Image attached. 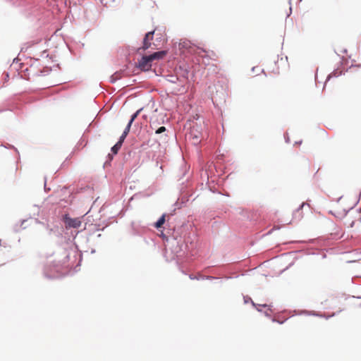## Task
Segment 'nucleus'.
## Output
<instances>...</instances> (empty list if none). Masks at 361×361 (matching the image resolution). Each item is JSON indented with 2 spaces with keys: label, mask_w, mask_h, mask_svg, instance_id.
Here are the masks:
<instances>
[{
  "label": "nucleus",
  "mask_w": 361,
  "mask_h": 361,
  "mask_svg": "<svg viewBox=\"0 0 361 361\" xmlns=\"http://www.w3.org/2000/svg\"><path fill=\"white\" fill-rule=\"evenodd\" d=\"M344 225L350 229H357L361 224V212L351 209L348 211L343 219Z\"/></svg>",
  "instance_id": "obj_1"
},
{
  "label": "nucleus",
  "mask_w": 361,
  "mask_h": 361,
  "mask_svg": "<svg viewBox=\"0 0 361 361\" xmlns=\"http://www.w3.org/2000/svg\"><path fill=\"white\" fill-rule=\"evenodd\" d=\"M188 138L192 142L193 145H197L200 142L202 139L201 126L197 123H194L190 127L189 133L187 134Z\"/></svg>",
  "instance_id": "obj_2"
},
{
  "label": "nucleus",
  "mask_w": 361,
  "mask_h": 361,
  "mask_svg": "<svg viewBox=\"0 0 361 361\" xmlns=\"http://www.w3.org/2000/svg\"><path fill=\"white\" fill-rule=\"evenodd\" d=\"M154 31L147 32L143 39V44L141 47L138 49V51L143 50L145 51L151 47L152 41L153 40Z\"/></svg>",
  "instance_id": "obj_3"
},
{
  "label": "nucleus",
  "mask_w": 361,
  "mask_h": 361,
  "mask_svg": "<svg viewBox=\"0 0 361 361\" xmlns=\"http://www.w3.org/2000/svg\"><path fill=\"white\" fill-rule=\"evenodd\" d=\"M38 72L36 70V68L31 65L29 68H27L25 70L23 71V74L21 75V77L26 79V80H30L31 78H34L35 76H37Z\"/></svg>",
  "instance_id": "obj_4"
},
{
  "label": "nucleus",
  "mask_w": 361,
  "mask_h": 361,
  "mask_svg": "<svg viewBox=\"0 0 361 361\" xmlns=\"http://www.w3.org/2000/svg\"><path fill=\"white\" fill-rule=\"evenodd\" d=\"M64 222L66 228H78L81 226V221L78 218L72 219L66 216L64 217Z\"/></svg>",
  "instance_id": "obj_5"
},
{
  "label": "nucleus",
  "mask_w": 361,
  "mask_h": 361,
  "mask_svg": "<svg viewBox=\"0 0 361 361\" xmlns=\"http://www.w3.org/2000/svg\"><path fill=\"white\" fill-rule=\"evenodd\" d=\"M152 66V61H149L147 56L142 57L138 63V67L142 71H148Z\"/></svg>",
  "instance_id": "obj_6"
},
{
  "label": "nucleus",
  "mask_w": 361,
  "mask_h": 361,
  "mask_svg": "<svg viewBox=\"0 0 361 361\" xmlns=\"http://www.w3.org/2000/svg\"><path fill=\"white\" fill-rule=\"evenodd\" d=\"M166 51H161L154 52L152 54H150L147 56H148L149 61H151L152 62L154 60H159V59H163L166 56Z\"/></svg>",
  "instance_id": "obj_7"
},
{
  "label": "nucleus",
  "mask_w": 361,
  "mask_h": 361,
  "mask_svg": "<svg viewBox=\"0 0 361 361\" xmlns=\"http://www.w3.org/2000/svg\"><path fill=\"white\" fill-rule=\"evenodd\" d=\"M165 221H166V214H163L159 218V219L155 223L154 226L157 228H161L164 225V224L165 223Z\"/></svg>",
  "instance_id": "obj_8"
},
{
  "label": "nucleus",
  "mask_w": 361,
  "mask_h": 361,
  "mask_svg": "<svg viewBox=\"0 0 361 361\" xmlns=\"http://www.w3.org/2000/svg\"><path fill=\"white\" fill-rule=\"evenodd\" d=\"M121 146L122 145L121 144V142H117L116 144L111 147V152L114 154H116L119 149H121Z\"/></svg>",
  "instance_id": "obj_9"
},
{
  "label": "nucleus",
  "mask_w": 361,
  "mask_h": 361,
  "mask_svg": "<svg viewBox=\"0 0 361 361\" xmlns=\"http://www.w3.org/2000/svg\"><path fill=\"white\" fill-rule=\"evenodd\" d=\"M143 110V108H140L138 109L135 114H133L131 116L130 120L128 123H130L132 124L133 121L135 120V118L137 117V116L140 114V112Z\"/></svg>",
  "instance_id": "obj_10"
},
{
  "label": "nucleus",
  "mask_w": 361,
  "mask_h": 361,
  "mask_svg": "<svg viewBox=\"0 0 361 361\" xmlns=\"http://www.w3.org/2000/svg\"><path fill=\"white\" fill-rule=\"evenodd\" d=\"M143 110V108H140L138 109L135 114H133L131 116L130 120L128 123H130L132 124L133 121L135 120V118L137 117V116L140 114V112Z\"/></svg>",
  "instance_id": "obj_11"
},
{
  "label": "nucleus",
  "mask_w": 361,
  "mask_h": 361,
  "mask_svg": "<svg viewBox=\"0 0 361 361\" xmlns=\"http://www.w3.org/2000/svg\"><path fill=\"white\" fill-rule=\"evenodd\" d=\"M166 131V128L164 126H161L157 130H156L155 133L156 134H160Z\"/></svg>",
  "instance_id": "obj_12"
},
{
  "label": "nucleus",
  "mask_w": 361,
  "mask_h": 361,
  "mask_svg": "<svg viewBox=\"0 0 361 361\" xmlns=\"http://www.w3.org/2000/svg\"><path fill=\"white\" fill-rule=\"evenodd\" d=\"M131 126H132V124H130V123H128V125H127V126L126 127V128H125L124 131H123V133H125V134H127V135H128V134L129 133V132H130V130Z\"/></svg>",
  "instance_id": "obj_13"
},
{
  "label": "nucleus",
  "mask_w": 361,
  "mask_h": 361,
  "mask_svg": "<svg viewBox=\"0 0 361 361\" xmlns=\"http://www.w3.org/2000/svg\"><path fill=\"white\" fill-rule=\"evenodd\" d=\"M127 135H128L127 134H125V133H123V134L120 137V139H119V140L118 142H121V144L123 145V142H124V140H125V139H126Z\"/></svg>",
  "instance_id": "obj_14"
},
{
  "label": "nucleus",
  "mask_w": 361,
  "mask_h": 361,
  "mask_svg": "<svg viewBox=\"0 0 361 361\" xmlns=\"http://www.w3.org/2000/svg\"><path fill=\"white\" fill-rule=\"evenodd\" d=\"M127 135H128L127 134H125V133H123V134L120 137V139H119V140L118 142H121V144L123 145V142H124V140H125V139H126Z\"/></svg>",
  "instance_id": "obj_15"
},
{
  "label": "nucleus",
  "mask_w": 361,
  "mask_h": 361,
  "mask_svg": "<svg viewBox=\"0 0 361 361\" xmlns=\"http://www.w3.org/2000/svg\"><path fill=\"white\" fill-rule=\"evenodd\" d=\"M154 127H156V126H155L154 123V122H152H152H150V128H152V129H154Z\"/></svg>",
  "instance_id": "obj_16"
},
{
  "label": "nucleus",
  "mask_w": 361,
  "mask_h": 361,
  "mask_svg": "<svg viewBox=\"0 0 361 361\" xmlns=\"http://www.w3.org/2000/svg\"><path fill=\"white\" fill-rule=\"evenodd\" d=\"M305 205V203H302V204L300 207V209L298 210V212H299V210L301 209Z\"/></svg>",
  "instance_id": "obj_17"
},
{
  "label": "nucleus",
  "mask_w": 361,
  "mask_h": 361,
  "mask_svg": "<svg viewBox=\"0 0 361 361\" xmlns=\"http://www.w3.org/2000/svg\"><path fill=\"white\" fill-rule=\"evenodd\" d=\"M143 118H144L145 119H147V116H146V115H144V116H143Z\"/></svg>",
  "instance_id": "obj_18"
},
{
  "label": "nucleus",
  "mask_w": 361,
  "mask_h": 361,
  "mask_svg": "<svg viewBox=\"0 0 361 361\" xmlns=\"http://www.w3.org/2000/svg\"><path fill=\"white\" fill-rule=\"evenodd\" d=\"M190 278L191 279H194V277H193V276H190Z\"/></svg>",
  "instance_id": "obj_19"
}]
</instances>
